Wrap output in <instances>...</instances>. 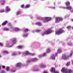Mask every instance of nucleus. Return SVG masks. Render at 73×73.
<instances>
[{"label": "nucleus", "mask_w": 73, "mask_h": 73, "mask_svg": "<svg viewBox=\"0 0 73 73\" xmlns=\"http://www.w3.org/2000/svg\"><path fill=\"white\" fill-rule=\"evenodd\" d=\"M16 42V39L15 38H11L10 39V42H7L5 44L6 47L11 48L14 45V44Z\"/></svg>", "instance_id": "f257e3e1"}, {"label": "nucleus", "mask_w": 73, "mask_h": 73, "mask_svg": "<svg viewBox=\"0 0 73 73\" xmlns=\"http://www.w3.org/2000/svg\"><path fill=\"white\" fill-rule=\"evenodd\" d=\"M62 72L65 73H71L72 72V70L70 69H68L65 68H63L61 70Z\"/></svg>", "instance_id": "f03ea898"}, {"label": "nucleus", "mask_w": 73, "mask_h": 73, "mask_svg": "<svg viewBox=\"0 0 73 73\" xmlns=\"http://www.w3.org/2000/svg\"><path fill=\"white\" fill-rule=\"evenodd\" d=\"M37 60H38L37 58H34L31 59H27L26 62L27 64H28V63H30L31 62H36V61H37Z\"/></svg>", "instance_id": "7ed1b4c3"}, {"label": "nucleus", "mask_w": 73, "mask_h": 73, "mask_svg": "<svg viewBox=\"0 0 73 73\" xmlns=\"http://www.w3.org/2000/svg\"><path fill=\"white\" fill-rule=\"evenodd\" d=\"M64 32H65V31L63 30L62 29H60L59 31H55V35H59L62 34V33H64Z\"/></svg>", "instance_id": "20e7f679"}, {"label": "nucleus", "mask_w": 73, "mask_h": 73, "mask_svg": "<svg viewBox=\"0 0 73 73\" xmlns=\"http://www.w3.org/2000/svg\"><path fill=\"white\" fill-rule=\"evenodd\" d=\"M51 30L50 29L48 30L47 31H45L42 34H41V35L42 36H44V35L45 34L46 35H48L49 34H50V33H51Z\"/></svg>", "instance_id": "39448f33"}, {"label": "nucleus", "mask_w": 73, "mask_h": 73, "mask_svg": "<svg viewBox=\"0 0 73 73\" xmlns=\"http://www.w3.org/2000/svg\"><path fill=\"white\" fill-rule=\"evenodd\" d=\"M63 20V19L61 17H57L55 18V23H59L60 21H62Z\"/></svg>", "instance_id": "423d86ee"}, {"label": "nucleus", "mask_w": 73, "mask_h": 73, "mask_svg": "<svg viewBox=\"0 0 73 73\" xmlns=\"http://www.w3.org/2000/svg\"><path fill=\"white\" fill-rule=\"evenodd\" d=\"M52 18L50 17H45L44 18V20L43 21V23H46L49 21L51 20Z\"/></svg>", "instance_id": "0eeeda50"}, {"label": "nucleus", "mask_w": 73, "mask_h": 73, "mask_svg": "<svg viewBox=\"0 0 73 73\" xmlns=\"http://www.w3.org/2000/svg\"><path fill=\"white\" fill-rule=\"evenodd\" d=\"M56 56H57V53H56L55 54H53L50 56V58L52 60H55L56 59Z\"/></svg>", "instance_id": "6e6552de"}, {"label": "nucleus", "mask_w": 73, "mask_h": 73, "mask_svg": "<svg viewBox=\"0 0 73 73\" xmlns=\"http://www.w3.org/2000/svg\"><path fill=\"white\" fill-rule=\"evenodd\" d=\"M50 72H53L54 73H59V72H56V69L55 68H51V69L50 70Z\"/></svg>", "instance_id": "1a4fd4ad"}, {"label": "nucleus", "mask_w": 73, "mask_h": 73, "mask_svg": "<svg viewBox=\"0 0 73 73\" xmlns=\"http://www.w3.org/2000/svg\"><path fill=\"white\" fill-rule=\"evenodd\" d=\"M5 11L6 13H7L8 12L10 11L11 9H10V7L9 6H6L5 7Z\"/></svg>", "instance_id": "9d476101"}, {"label": "nucleus", "mask_w": 73, "mask_h": 73, "mask_svg": "<svg viewBox=\"0 0 73 73\" xmlns=\"http://www.w3.org/2000/svg\"><path fill=\"white\" fill-rule=\"evenodd\" d=\"M29 54H30V53L27 51L24 52L23 54V55H24V56H27V55H29Z\"/></svg>", "instance_id": "9b49d317"}, {"label": "nucleus", "mask_w": 73, "mask_h": 73, "mask_svg": "<svg viewBox=\"0 0 73 73\" xmlns=\"http://www.w3.org/2000/svg\"><path fill=\"white\" fill-rule=\"evenodd\" d=\"M69 56H68L66 57V56L65 55H63L62 56V58L64 60H66V59H68Z\"/></svg>", "instance_id": "f8f14e48"}, {"label": "nucleus", "mask_w": 73, "mask_h": 73, "mask_svg": "<svg viewBox=\"0 0 73 73\" xmlns=\"http://www.w3.org/2000/svg\"><path fill=\"white\" fill-rule=\"evenodd\" d=\"M28 35V34L27 33L24 32L22 34V36L23 37L25 38V37H27Z\"/></svg>", "instance_id": "ddd939ff"}, {"label": "nucleus", "mask_w": 73, "mask_h": 73, "mask_svg": "<svg viewBox=\"0 0 73 73\" xmlns=\"http://www.w3.org/2000/svg\"><path fill=\"white\" fill-rule=\"evenodd\" d=\"M21 65V63H19L17 64L16 65V67L15 68L16 69V68H18L20 67Z\"/></svg>", "instance_id": "4468645a"}, {"label": "nucleus", "mask_w": 73, "mask_h": 73, "mask_svg": "<svg viewBox=\"0 0 73 73\" xmlns=\"http://www.w3.org/2000/svg\"><path fill=\"white\" fill-rule=\"evenodd\" d=\"M17 54L16 52H13L11 53V56H17Z\"/></svg>", "instance_id": "2eb2a0df"}, {"label": "nucleus", "mask_w": 73, "mask_h": 73, "mask_svg": "<svg viewBox=\"0 0 73 73\" xmlns=\"http://www.w3.org/2000/svg\"><path fill=\"white\" fill-rule=\"evenodd\" d=\"M39 66L40 68H45L46 66L43 64H41L39 65Z\"/></svg>", "instance_id": "dca6fc26"}, {"label": "nucleus", "mask_w": 73, "mask_h": 73, "mask_svg": "<svg viewBox=\"0 0 73 73\" xmlns=\"http://www.w3.org/2000/svg\"><path fill=\"white\" fill-rule=\"evenodd\" d=\"M5 3V0H1L0 2V3L1 5H4Z\"/></svg>", "instance_id": "f3484780"}, {"label": "nucleus", "mask_w": 73, "mask_h": 73, "mask_svg": "<svg viewBox=\"0 0 73 73\" xmlns=\"http://www.w3.org/2000/svg\"><path fill=\"white\" fill-rule=\"evenodd\" d=\"M34 24H35V25H39V26H41V25H42L41 23L38 22H36L34 23Z\"/></svg>", "instance_id": "a211bd4d"}, {"label": "nucleus", "mask_w": 73, "mask_h": 73, "mask_svg": "<svg viewBox=\"0 0 73 73\" xmlns=\"http://www.w3.org/2000/svg\"><path fill=\"white\" fill-rule=\"evenodd\" d=\"M14 31L15 32H18L19 31L20 29L18 27H15L14 28Z\"/></svg>", "instance_id": "6ab92c4d"}, {"label": "nucleus", "mask_w": 73, "mask_h": 73, "mask_svg": "<svg viewBox=\"0 0 73 73\" xmlns=\"http://www.w3.org/2000/svg\"><path fill=\"white\" fill-rule=\"evenodd\" d=\"M40 30L39 29H36V30H33L32 31V33H34L35 32H40Z\"/></svg>", "instance_id": "aec40b11"}, {"label": "nucleus", "mask_w": 73, "mask_h": 73, "mask_svg": "<svg viewBox=\"0 0 73 73\" xmlns=\"http://www.w3.org/2000/svg\"><path fill=\"white\" fill-rule=\"evenodd\" d=\"M3 31H9V28H4L3 29Z\"/></svg>", "instance_id": "412c9836"}, {"label": "nucleus", "mask_w": 73, "mask_h": 73, "mask_svg": "<svg viewBox=\"0 0 73 73\" xmlns=\"http://www.w3.org/2000/svg\"><path fill=\"white\" fill-rule=\"evenodd\" d=\"M54 7H51V9H56V2H54Z\"/></svg>", "instance_id": "4be33fe9"}, {"label": "nucleus", "mask_w": 73, "mask_h": 73, "mask_svg": "<svg viewBox=\"0 0 73 73\" xmlns=\"http://www.w3.org/2000/svg\"><path fill=\"white\" fill-rule=\"evenodd\" d=\"M65 9H68V10H71V9H72V7H65Z\"/></svg>", "instance_id": "5701e85b"}, {"label": "nucleus", "mask_w": 73, "mask_h": 73, "mask_svg": "<svg viewBox=\"0 0 73 73\" xmlns=\"http://www.w3.org/2000/svg\"><path fill=\"white\" fill-rule=\"evenodd\" d=\"M50 49L49 48H48L46 49V52L48 53L50 52Z\"/></svg>", "instance_id": "b1692460"}, {"label": "nucleus", "mask_w": 73, "mask_h": 73, "mask_svg": "<svg viewBox=\"0 0 73 73\" xmlns=\"http://www.w3.org/2000/svg\"><path fill=\"white\" fill-rule=\"evenodd\" d=\"M7 23H8L7 21H5L1 25H2V26H4Z\"/></svg>", "instance_id": "393cba45"}, {"label": "nucleus", "mask_w": 73, "mask_h": 73, "mask_svg": "<svg viewBox=\"0 0 73 73\" xmlns=\"http://www.w3.org/2000/svg\"><path fill=\"white\" fill-rule=\"evenodd\" d=\"M61 53V50L60 48H59L58 50V52L56 53L58 54V53Z\"/></svg>", "instance_id": "a878e982"}, {"label": "nucleus", "mask_w": 73, "mask_h": 73, "mask_svg": "<svg viewBox=\"0 0 73 73\" xmlns=\"http://www.w3.org/2000/svg\"><path fill=\"white\" fill-rule=\"evenodd\" d=\"M5 11V10L4 9H1L0 10V13H3Z\"/></svg>", "instance_id": "bb28decb"}, {"label": "nucleus", "mask_w": 73, "mask_h": 73, "mask_svg": "<svg viewBox=\"0 0 73 73\" xmlns=\"http://www.w3.org/2000/svg\"><path fill=\"white\" fill-rule=\"evenodd\" d=\"M30 4H28L25 7V8H29V7H30Z\"/></svg>", "instance_id": "cd10ccee"}, {"label": "nucleus", "mask_w": 73, "mask_h": 73, "mask_svg": "<svg viewBox=\"0 0 73 73\" xmlns=\"http://www.w3.org/2000/svg\"><path fill=\"white\" fill-rule=\"evenodd\" d=\"M33 71H34V72H37V71H38V70H39V69L33 68Z\"/></svg>", "instance_id": "c85d7f7f"}, {"label": "nucleus", "mask_w": 73, "mask_h": 73, "mask_svg": "<svg viewBox=\"0 0 73 73\" xmlns=\"http://www.w3.org/2000/svg\"><path fill=\"white\" fill-rule=\"evenodd\" d=\"M3 54H6L8 53V52L7 51H4L2 52Z\"/></svg>", "instance_id": "c756f323"}, {"label": "nucleus", "mask_w": 73, "mask_h": 73, "mask_svg": "<svg viewBox=\"0 0 73 73\" xmlns=\"http://www.w3.org/2000/svg\"><path fill=\"white\" fill-rule=\"evenodd\" d=\"M66 5H67V6H69L70 5V2H67L66 3Z\"/></svg>", "instance_id": "7c9ffc66"}, {"label": "nucleus", "mask_w": 73, "mask_h": 73, "mask_svg": "<svg viewBox=\"0 0 73 73\" xmlns=\"http://www.w3.org/2000/svg\"><path fill=\"white\" fill-rule=\"evenodd\" d=\"M67 45H68V46H72V42H70L67 44Z\"/></svg>", "instance_id": "2f4dec72"}, {"label": "nucleus", "mask_w": 73, "mask_h": 73, "mask_svg": "<svg viewBox=\"0 0 73 73\" xmlns=\"http://www.w3.org/2000/svg\"><path fill=\"white\" fill-rule=\"evenodd\" d=\"M20 14V11H17V13H16V15H17V16Z\"/></svg>", "instance_id": "473e14b6"}, {"label": "nucleus", "mask_w": 73, "mask_h": 73, "mask_svg": "<svg viewBox=\"0 0 73 73\" xmlns=\"http://www.w3.org/2000/svg\"><path fill=\"white\" fill-rule=\"evenodd\" d=\"M29 31V29H25L24 31V32L25 33H27V32H28Z\"/></svg>", "instance_id": "72a5a7b5"}, {"label": "nucleus", "mask_w": 73, "mask_h": 73, "mask_svg": "<svg viewBox=\"0 0 73 73\" xmlns=\"http://www.w3.org/2000/svg\"><path fill=\"white\" fill-rule=\"evenodd\" d=\"M23 48V46L21 45H20L18 46V49H22V48Z\"/></svg>", "instance_id": "f704fd0d"}, {"label": "nucleus", "mask_w": 73, "mask_h": 73, "mask_svg": "<svg viewBox=\"0 0 73 73\" xmlns=\"http://www.w3.org/2000/svg\"><path fill=\"white\" fill-rule=\"evenodd\" d=\"M70 62H68L66 64V66H69V65H70Z\"/></svg>", "instance_id": "c9c22d12"}, {"label": "nucleus", "mask_w": 73, "mask_h": 73, "mask_svg": "<svg viewBox=\"0 0 73 73\" xmlns=\"http://www.w3.org/2000/svg\"><path fill=\"white\" fill-rule=\"evenodd\" d=\"M67 28L69 30V29H71V28H72V27L71 26H68L67 27Z\"/></svg>", "instance_id": "e433bc0d"}, {"label": "nucleus", "mask_w": 73, "mask_h": 73, "mask_svg": "<svg viewBox=\"0 0 73 73\" xmlns=\"http://www.w3.org/2000/svg\"><path fill=\"white\" fill-rule=\"evenodd\" d=\"M59 8H62L63 9H65V7L64 6H60L59 7Z\"/></svg>", "instance_id": "4c0bfd02"}, {"label": "nucleus", "mask_w": 73, "mask_h": 73, "mask_svg": "<svg viewBox=\"0 0 73 73\" xmlns=\"http://www.w3.org/2000/svg\"><path fill=\"white\" fill-rule=\"evenodd\" d=\"M42 55V57H44L46 56V53H43Z\"/></svg>", "instance_id": "58836bf2"}, {"label": "nucleus", "mask_w": 73, "mask_h": 73, "mask_svg": "<svg viewBox=\"0 0 73 73\" xmlns=\"http://www.w3.org/2000/svg\"><path fill=\"white\" fill-rule=\"evenodd\" d=\"M38 19L39 20H44V18H43L39 17L38 18Z\"/></svg>", "instance_id": "ea45409f"}, {"label": "nucleus", "mask_w": 73, "mask_h": 73, "mask_svg": "<svg viewBox=\"0 0 73 73\" xmlns=\"http://www.w3.org/2000/svg\"><path fill=\"white\" fill-rule=\"evenodd\" d=\"M6 69L7 70V71H8V70H9V67H7L6 68Z\"/></svg>", "instance_id": "a19ab883"}, {"label": "nucleus", "mask_w": 73, "mask_h": 73, "mask_svg": "<svg viewBox=\"0 0 73 73\" xmlns=\"http://www.w3.org/2000/svg\"><path fill=\"white\" fill-rule=\"evenodd\" d=\"M38 57L39 58H41V57H42V55H38Z\"/></svg>", "instance_id": "79ce46f5"}, {"label": "nucleus", "mask_w": 73, "mask_h": 73, "mask_svg": "<svg viewBox=\"0 0 73 73\" xmlns=\"http://www.w3.org/2000/svg\"><path fill=\"white\" fill-rule=\"evenodd\" d=\"M24 7V4L22 5L21 6V8H23Z\"/></svg>", "instance_id": "37998d69"}, {"label": "nucleus", "mask_w": 73, "mask_h": 73, "mask_svg": "<svg viewBox=\"0 0 73 73\" xmlns=\"http://www.w3.org/2000/svg\"><path fill=\"white\" fill-rule=\"evenodd\" d=\"M0 46H4V45H3V43L0 42Z\"/></svg>", "instance_id": "c03bdc74"}, {"label": "nucleus", "mask_w": 73, "mask_h": 73, "mask_svg": "<svg viewBox=\"0 0 73 73\" xmlns=\"http://www.w3.org/2000/svg\"><path fill=\"white\" fill-rule=\"evenodd\" d=\"M11 72H16V70H13V69H11Z\"/></svg>", "instance_id": "a18cd8bd"}, {"label": "nucleus", "mask_w": 73, "mask_h": 73, "mask_svg": "<svg viewBox=\"0 0 73 73\" xmlns=\"http://www.w3.org/2000/svg\"><path fill=\"white\" fill-rule=\"evenodd\" d=\"M30 54H31V56H35V54H33L32 53H30Z\"/></svg>", "instance_id": "49530a36"}, {"label": "nucleus", "mask_w": 73, "mask_h": 73, "mask_svg": "<svg viewBox=\"0 0 73 73\" xmlns=\"http://www.w3.org/2000/svg\"><path fill=\"white\" fill-rule=\"evenodd\" d=\"M29 17H30V19H33V17H32V16L31 15H30L29 16Z\"/></svg>", "instance_id": "de8ad7c7"}, {"label": "nucleus", "mask_w": 73, "mask_h": 73, "mask_svg": "<svg viewBox=\"0 0 73 73\" xmlns=\"http://www.w3.org/2000/svg\"><path fill=\"white\" fill-rule=\"evenodd\" d=\"M18 53L19 54H20L21 53V52L19 51L18 52Z\"/></svg>", "instance_id": "09e8293b"}, {"label": "nucleus", "mask_w": 73, "mask_h": 73, "mask_svg": "<svg viewBox=\"0 0 73 73\" xmlns=\"http://www.w3.org/2000/svg\"><path fill=\"white\" fill-rule=\"evenodd\" d=\"M5 66H2V68H5Z\"/></svg>", "instance_id": "8fccbe9b"}, {"label": "nucleus", "mask_w": 73, "mask_h": 73, "mask_svg": "<svg viewBox=\"0 0 73 73\" xmlns=\"http://www.w3.org/2000/svg\"><path fill=\"white\" fill-rule=\"evenodd\" d=\"M10 28L11 29H12L13 28V26H10Z\"/></svg>", "instance_id": "3c124183"}, {"label": "nucleus", "mask_w": 73, "mask_h": 73, "mask_svg": "<svg viewBox=\"0 0 73 73\" xmlns=\"http://www.w3.org/2000/svg\"><path fill=\"white\" fill-rule=\"evenodd\" d=\"M43 73H48V72H44Z\"/></svg>", "instance_id": "603ef678"}, {"label": "nucleus", "mask_w": 73, "mask_h": 73, "mask_svg": "<svg viewBox=\"0 0 73 73\" xmlns=\"http://www.w3.org/2000/svg\"><path fill=\"white\" fill-rule=\"evenodd\" d=\"M65 44L64 43L62 45H65Z\"/></svg>", "instance_id": "864d4df0"}, {"label": "nucleus", "mask_w": 73, "mask_h": 73, "mask_svg": "<svg viewBox=\"0 0 73 73\" xmlns=\"http://www.w3.org/2000/svg\"><path fill=\"white\" fill-rule=\"evenodd\" d=\"M1 70V66H0V70Z\"/></svg>", "instance_id": "5fc2aeb1"}, {"label": "nucleus", "mask_w": 73, "mask_h": 73, "mask_svg": "<svg viewBox=\"0 0 73 73\" xmlns=\"http://www.w3.org/2000/svg\"><path fill=\"white\" fill-rule=\"evenodd\" d=\"M72 63L73 64V60L72 61Z\"/></svg>", "instance_id": "6e6d98bb"}, {"label": "nucleus", "mask_w": 73, "mask_h": 73, "mask_svg": "<svg viewBox=\"0 0 73 73\" xmlns=\"http://www.w3.org/2000/svg\"><path fill=\"white\" fill-rule=\"evenodd\" d=\"M1 54H0V57H1Z\"/></svg>", "instance_id": "4d7b16f0"}, {"label": "nucleus", "mask_w": 73, "mask_h": 73, "mask_svg": "<svg viewBox=\"0 0 73 73\" xmlns=\"http://www.w3.org/2000/svg\"><path fill=\"white\" fill-rule=\"evenodd\" d=\"M72 21H73V19H72Z\"/></svg>", "instance_id": "13d9d810"}, {"label": "nucleus", "mask_w": 73, "mask_h": 73, "mask_svg": "<svg viewBox=\"0 0 73 73\" xmlns=\"http://www.w3.org/2000/svg\"><path fill=\"white\" fill-rule=\"evenodd\" d=\"M1 27V25H0V27Z\"/></svg>", "instance_id": "bf43d9fd"}, {"label": "nucleus", "mask_w": 73, "mask_h": 73, "mask_svg": "<svg viewBox=\"0 0 73 73\" xmlns=\"http://www.w3.org/2000/svg\"><path fill=\"white\" fill-rule=\"evenodd\" d=\"M56 68V66H55Z\"/></svg>", "instance_id": "052dcab7"}]
</instances>
